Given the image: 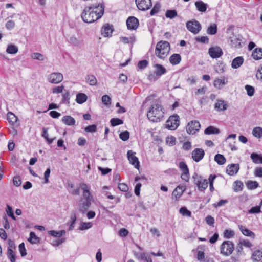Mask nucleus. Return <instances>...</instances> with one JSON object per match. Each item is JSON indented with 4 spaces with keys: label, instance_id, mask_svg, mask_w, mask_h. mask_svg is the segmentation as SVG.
Masks as SVG:
<instances>
[{
    "label": "nucleus",
    "instance_id": "f257e3e1",
    "mask_svg": "<svg viewBox=\"0 0 262 262\" xmlns=\"http://www.w3.org/2000/svg\"><path fill=\"white\" fill-rule=\"evenodd\" d=\"M104 13V7L99 4L86 7L81 14V18L86 23H92L100 18Z\"/></svg>",
    "mask_w": 262,
    "mask_h": 262
},
{
    "label": "nucleus",
    "instance_id": "f03ea898",
    "mask_svg": "<svg viewBox=\"0 0 262 262\" xmlns=\"http://www.w3.org/2000/svg\"><path fill=\"white\" fill-rule=\"evenodd\" d=\"M164 111L162 105L159 103H154L149 107L147 116L151 121L159 122L163 117Z\"/></svg>",
    "mask_w": 262,
    "mask_h": 262
},
{
    "label": "nucleus",
    "instance_id": "7ed1b4c3",
    "mask_svg": "<svg viewBox=\"0 0 262 262\" xmlns=\"http://www.w3.org/2000/svg\"><path fill=\"white\" fill-rule=\"evenodd\" d=\"M170 45L166 41H160L156 45L155 55L160 59H164L169 54Z\"/></svg>",
    "mask_w": 262,
    "mask_h": 262
},
{
    "label": "nucleus",
    "instance_id": "20e7f679",
    "mask_svg": "<svg viewBox=\"0 0 262 262\" xmlns=\"http://www.w3.org/2000/svg\"><path fill=\"white\" fill-rule=\"evenodd\" d=\"M179 124V116L177 114H174L169 117L166 122L165 126L169 130H174L178 128Z\"/></svg>",
    "mask_w": 262,
    "mask_h": 262
},
{
    "label": "nucleus",
    "instance_id": "39448f33",
    "mask_svg": "<svg viewBox=\"0 0 262 262\" xmlns=\"http://www.w3.org/2000/svg\"><path fill=\"white\" fill-rule=\"evenodd\" d=\"M234 249V244L232 242L224 241L221 246V253L225 256H229L232 253Z\"/></svg>",
    "mask_w": 262,
    "mask_h": 262
},
{
    "label": "nucleus",
    "instance_id": "423d86ee",
    "mask_svg": "<svg viewBox=\"0 0 262 262\" xmlns=\"http://www.w3.org/2000/svg\"><path fill=\"white\" fill-rule=\"evenodd\" d=\"M63 79V76L60 72H52L47 76V80L52 84H58Z\"/></svg>",
    "mask_w": 262,
    "mask_h": 262
},
{
    "label": "nucleus",
    "instance_id": "0eeeda50",
    "mask_svg": "<svg viewBox=\"0 0 262 262\" xmlns=\"http://www.w3.org/2000/svg\"><path fill=\"white\" fill-rule=\"evenodd\" d=\"M186 27L189 31L194 34L198 33L201 29L200 23L196 20L188 21L186 23Z\"/></svg>",
    "mask_w": 262,
    "mask_h": 262
},
{
    "label": "nucleus",
    "instance_id": "6e6552de",
    "mask_svg": "<svg viewBox=\"0 0 262 262\" xmlns=\"http://www.w3.org/2000/svg\"><path fill=\"white\" fill-rule=\"evenodd\" d=\"M193 178L195 181V183L197 185L200 191H204L207 188L208 182L206 179H204L198 175H195Z\"/></svg>",
    "mask_w": 262,
    "mask_h": 262
},
{
    "label": "nucleus",
    "instance_id": "1a4fd4ad",
    "mask_svg": "<svg viewBox=\"0 0 262 262\" xmlns=\"http://www.w3.org/2000/svg\"><path fill=\"white\" fill-rule=\"evenodd\" d=\"M201 125L199 121L194 120L188 123L186 126V130L189 134H194L200 130Z\"/></svg>",
    "mask_w": 262,
    "mask_h": 262
},
{
    "label": "nucleus",
    "instance_id": "9d476101",
    "mask_svg": "<svg viewBox=\"0 0 262 262\" xmlns=\"http://www.w3.org/2000/svg\"><path fill=\"white\" fill-rule=\"evenodd\" d=\"M137 8L142 11H146L150 9L152 6L151 0H136Z\"/></svg>",
    "mask_w": 262,
    "mask_h": 262
},
{
    "label": "nucleus",
    "instance_id": "9b49d317",
    "mask_svg": "<svg viewBox=\"0 0 262 262\" xmlns=\"http://www.w3.org/2000/svg\"><path fill=\"white\" fill-rule=\"evenodd\" d=\"M179 168L182 171L181 174V178L182 180L188 182L189 179V169L188 168L184 162H181L179 163Z\"/></svg>",
    "mask_w": 262,
    "mask_h": 262
},
{
    "label": "nucleus",
    "instance_id": "f8f14e48",
    "mask_svg": "<svg viewBox=\"0 0 262 262\" xmlns=\"http://www.w3.org/2000/svg\"><path fill=\"white\" fill-rule=\"evenodd\" d=\"M127 156L130 163L134 165L136 168L139 169V162L138 158L135 156V152L132 150H129L127 153Z\"/></svg>",
    "mask_w": 262,
    "mask_h": 262
},
{
    "label": "nucleus",
    "instance_id": "ddd939ff",
    "mask_svg": "<svg viewBox=\"0 0 262 262\" xmlns=\"http://www.w3.org/2000/svg\"><path fill=\"white\" fill-rule=\"evenodd\" d=\"M126 25L129 30H136L139 26L138 20L135 17H129L126 20Z\"/></svg>",
    "mask_w": 262,
    "mask_h": 262
},
{
    "label": "nucleus",
    "instance_id": "4468645a",
    "mask_svg": "<svg viewBox=\"0 0 262 262\" xmlns=\"http://www.w3.org/2000/svg\"><path fill=\"white\" fill-rule=\"evenodd\" d=\"M209 55L213 58H217L221 57L223 54V52L219 47H214L209 48L208 51Z\"/></svg>",
    "mask_w": 262,
    "mask_h": 262
},
{
    "label": "nucleus",
    "instance_id": "2eb2a0df",
    "mask_svg": "<svg viewBox=\"0 0 262 262\" xmlns=\"http://www.w3.org/2000/svg\"><path fill=\"white\" fill-rule=\"evenodd\" d=\"M80 187L83 190V196L85 200L92 202L93 196L90 192V188L88 185L85 183H81L80 184Z\"/></svg>",
    "mask_w": 262,
    "mask_h": 262
},
{
    "label": "nucleus",
    "instance_id": "dca6fc26",
    "mask_svg": "<svg viewBox=\"0 0 262 262\" xmlns=\"http://www.w3.org/2000/svg\"><path fill=\"white\" fill-rule=\"evenodd\" d=\"M204 155L202 149L195 148L192 152V157L194 161L198 162L203 158Z\"/></svg>",
    "mask_w": 262,
    "mask_h": 262
},
{
    "label": "nucleus",
    "instance_id": "f3484780",
    "mask_svg": "<svg viewBox=\"0 0 262 262\" xmlns=\"http://www.w3.org/2000/svg\"><path fill=\"white\" fill-rule=\"evenodd\" d=\"M214 108L218 112L225 111L228 108V104L224 100L218 99L214 104Z\"/></svg>",
    "mask_w": 262,
    "mask_h": 262
},
{
    "label": "nucleus",
    "instance_id": "a211bd4d",
    "mask_svg": "<svg viewBox=\"0 0 262 262\" xmlns=\"http://www.w3.org/2000/svg\"><path fill=\"white\" fill-rule=\"evenodd\" d=\"M239 169L238 164H231L229 165L226 169V172L230 176H234L236 174Z\"/></svg>",
    "mask_w": 262,
    "mask_h": 262
},
{
    "label": "nucleus",
    "instance_id": "6ab92c4d",
    "mask_svg": "<svg viewBox=\"0 0 262 262\" xmlns=\"http://www.w3.org/2000/svg\"><path fill=\"white\" fill-rule=\"evenodd\" d=\"M113 29L112 26L108 24L104 25L101 29V34L105 37L110 36L113 32Z\"/></svg>",
    "mask_w": 262,
    "mask_h": 262
},
{
    "label": "nucleus",
    "instance_id": "aec40b11",
    "mask_svg": "<svg viewBox=\"0 0 262 262\" xmlns=\"http://www.w3.org/2000/svg\"><path fill=\"white\" fill-rule=\"evenodd\" d=\"M154 67L155 68L154 72L159 77H161L166 72V69L161 64L157 63L154 64Z\"/></svg>",
    "mask_w": 262,
    "mask_h": 262
},
{
    "label": "nucleus",
    "instance_id": "412c9836",
    "mask_svg": "<svg viewBox=\"0 0 262 262\" xmlns=\"http://www.w3.org/2000/svg\"><path fill=\"white\" fill-rule=\"evenodd\" d=\"M185 190V187L184 186H178L172 192V196H174L176 199L180 198L183 194L184 191Z\"/></svg>",
    "mask_w": 262,
    "mask_h": 262
},
{
    "label": "nucleus",
    "instance_id": "4be33fe9",
    "mask_svg": "<svg viewBox=\"0 0 262 262\" xmlns=\"http://www.w3.org/2000/svg\"><path fill=\"white\" fill-rule=\"evenodd\" d=\"M244 61V59L243 57H237L233 60L231 63V67L233 69H237L243 64Z\"/></svg>",
    "mask_w": 262,
    "mask_h": 262
},
{
    "label": "nucleus",
    "instance_id": "5701e85b",
    "mask_svg": "<svg viewBox=\"0 0 262 262\" xmlns=\"http://www.w3.org/2000/svg\"><path fill=\"white\" fill-rule=\"evenodd\" d=\"M91 205V201L85 200L79 205V211L83 213H85L90 207Z\"/></svg>",
    "mask_w": 262,
    "mask_h": 262
},
{
    "label": "nucleus",
    "instance_id": "b1692460",
    "mask_svg": "<svg viewBox=\"0 0 262 262\" xmlns=\"http://www.w3.org/2000/svg\"><path fill=\"white\" fill-rule=\"evenodd\" d=\"M251 258L254 262H262V251L257 250L253 252Z\"/></svg>",
    "mask_w": 262,
    "mask_h": 262
},
{
    "label": "nucleus",
    "instance_id": "393cba45",
    "mask_svg": "<svg viewBox=\"0 0 262 262\" xmlns=\"http://www.w3.org/2000/svg\"><path fill=\"white\" fill-rule=\"evenodd\" d=\"M169 62L172 65H177L181 61V57L179 54H173L169 58Z\"/></svg>",
    "mask_w": 262,
    "mask_h": 262
},
{
    "label": "nucleus",
    "instance_id": "a878e982",
    "mask_svg": "<svg viewBox=\"0 0 262 262\" xmlns=\"http://www.w3.org/2000/svg\"><path fill=\"white\" fill-rule=\"evenodd\" d=\"M63 123L69 126L74 125L75 123V120L71 116H64L62 119Z\"/></svg>",
    "mask_w": 262,
    "mask_h": 262
},
{
    "label": "nucleus",
    "instance_id": "bb28decb",
    "mask_svg": "<svg viewBox=\"0 0 262 262\" xmlns=\"http://www.w3.org/2000/svg\"><path fill=\"white\" fill-rule=\"evenodd\" d=\"M195 6L198 11L201 12H204L207 9V4L201 1H196L195 3Z\"/></svg>",
    "mask_w": 262,
    "mask_h": 262
},
{
    "label": "nucleus",
    "instance_id": "cd10ccee",
    "mask_svg": "<svg viewBox=\"0 0 262 262\" xmlns=\"http://www.w3.org/2000/svg\"><path fill=\"white\" fill-rule=\"evenodd\" d=\"M252 57L257 60L262 59V49L256 48L252 54Z\"/></svg>",
    "mask_w": 262,
    "mask_h": 262
},
{
    "label": "nucleus",
    "instance_id": "c85d7f7f",
    "mask_svg": "<svg viewBox=\"0 0 262 262\" xmlns=\"http://www.w3.org/2000/svg\"><path fill=\"white\" fill-rule=\"evenodd\" d=\"M238 228L242 233L245 236H254V233L242 225H238Z\"/></svg>",
    "mask_w": 262,
    "mask_h": 262
},
{
    "label": "nucleus",
    "instance_id": "c756f323",
    "mask_svg": "<svg viewBox=\"0 0 262 262\" xmlns=\"http://www.w3.org/2000/svg\"><path fill=\"white\" fill-rule=\"evenodd\" d=\"M242 39L240 37L234 36L231 38V43L232 47L239 48L241 47Z\"/></svg>",
    "mask_w": 262,
    "mask_h": 262
},
{
    "label": "nucleus",
    "instance_id": "7c9ffc66",
    "mask_svg": "<svg viewBox=\"0 0 262 262\" xmlns=\"http://www.w3.org/2000/svg\"><path fill=\"white\" fill-rule=\"evenodd\" d=\"M250 157L252 161L256 164L262 163V156L256 153H252Z\"/></svg>",
    "mask_w": 262,
    "mask_h": 262
},
{
    "label": "nucleus",
    "instance_id": "2f4dec72",
    "mask_svg": "<svg viewBox=\"0 0 262 262\" xmlns=\"http://www.w3.org/2000/svg\"><path fill=\"white\" fill-rule=\"evenodd\" d=\"M87 96L84 93H78L76 96V101L79 104L85 102L87 100Z\"/></svg>",
    "mask_w": 262,
    "mask_h": 262
},
{
    "label": "nucleus",
    "instance_id": "473e14b6",
    "mask_svg": "<svg viewBox=\"0 0 262 262\" xmlns=\"http://www.w3.org/2000/svg\"><path fill=\"white\" fill-rule=\"evenodd\" d=\"M28 241L32 244H36L39 243L40 238L36 236L33 232H31L30 233V237Z\"/></svg>",
    "mask_w": 262,
    "mask_h": 262
},
{
    "label": "nucleus",
    "instance_id": "72a5a7b5",
    "mask_svg": "<svg viewBox=\"0 0 262 262\" xmlns=\"http://www.w3.org/2000/svg\"><path fill=\"white\" fill-rule=\"evenodd\" d=\"M220 133L219 130L214 126H209L206 128L204 131V133L206 135L217 134Z\"/></svg>",
    "mask_w": 262,
    "mask_h": 262
},
{
    "label": "nucleus",
    "instance_id": "f704fd0d",
    "mask_svg": "<svg viewBox=\"0 0 262 262\" xmlns=\"http://www.w3.org/2000/svg\"><path fill=\"white\" fill-rule=\"evenodd\" d=\"M85 79L86 82L91 85H95L97 83L96 78L93 75H88Z\"/></svg>",
    "mask_w": 262,
    "mask_h": 262
},
{
    "label": "nucleus",
    "instance_id": "c9c22d12",
    "mask_svg": "<svg viewBox=\"0 0 262 262\" xmlns=\"http://www.w3.org/2000/svg\"><path fill=\"white\" fill-rule=\"evenodd\" d=\"M214 160L219 165H223L226 162L225 158L221 154H216L214 157Z\"/></svg>",
    "mask_w": 262,
    "mask_h": 262
},
{
    "label": "nucleus",
    "instance_id": "e433bc0d",
    "mask_svg": "<svg viewBox=\"0 0 262 262\" xmlns=\"http://www.w3.org/2000/svg\"><path fill=\"white\" fill-rule=\"evenodd\" d=\"M227 83V81L225 79L223 78H217L214 81V85L215 87L217 88H221V86L223 85H225Z\"/></svg>",
    "mask_w": 262,
    "mask_h": 262
},
{
    "label": "nucleus",
    "instance_id": "4c0bfd02",
    "mask_svg": "<svg viewBox=\"0 0 262 262\" xmlns=\"http://www.w3.org/2000/svg\"><path fill=\"white\" fill-rule=\"evenodd\" d=\"M76 220H77V217H76L75 213V212L72 213L70 216V223H70V227L69 228V230L71 231L74 229Z\"/></svg>",
    "mask_w": 262,
    "mask_h": 262
},
{
    "label": "nucleus",
    "instance_id": "58836bf2",
    "mask_svg": "<svg viewBox=\"0 0 262 262\" xmlns=\"http://www.w3.org/2000/svg\"><path fill=\"white\" fill-rule=\"evenodd\" d=\"M7 119L10 123L13 124L17 121V117L12 112H8L7 114Z\"/></svg>",
    "mask_w": 262,
    "mask_h": 262
},
{
    "label": "nucleus",
    "instance_id": "ea45409f",
    "mask_svg": "<svg viewBox=\"0 0 262 262\" xmlns=\"http://www.w3.org/2000/svg\"><path fill=\"white\" fill-rule=\"evenodd\" d=\"M18 50V48L16 46L13 45H10L8 46L6 52L8 54H13L17 53Z\"/></svg>",
    "mask_w": 262,
    "mask_h": 262
},
{
    "label": "nucleus",
    "instance_id": "a19ab883",
    "mask_svg": "<svg viewBox=\"0 0 262 262\" xmlns=\"http://www.w3.org/2000/svg\"><path fill=\"white\" fill-rule=\"evenodd\" d=\"M253 135L258 138L262 137V128L260 127H256L254 128L252 131Z\"/></svg>",
    "mask_w": 262,
    "mask_h": 262
},
{
    "label": "nucleus",
    "instance_id": "79ce46f5",
    "mask_svg": "<svg viewBox=\"0 0 262 262\" xmlns=\"http://www.w3.org/2000/svg\"><path fill=\"white\" fill-rule=\"evenodd\" d=\"M258 183L256 181H248L246 183V186L249 189L252 190L258 187Z\"/></svg>",
    "mask_w": 262,
    "mask_h": 262
},
{
    "label": "nucleus",
    "instance_id": "37998d69",
    "mask_svg": "<svg viewBox=\"0 0 262 262\" xmlns=\"http://www.w3.org/2000/svg\"><path fill=\"white\" fill-rule=\"evenodd\" d=\"M177 16V12L175 10H167L166 12L165 16L167 18L172 19Z\"/></svg>",
    "mask_w": 262,
    "mask_h": 262
},
{
    "label": "nucleus",
    "instance_id": "c03bdc74",
    "mask_svg": "<svg viewBox=\"0 0 262 262\" xmlns=\"http://www.w3.org/2000/svg\"><path fill=\"white\" fill-rule=\"evenodd\" d=\"M7 256L11 262L15 261V253L13 250L11 249H8L7 250Z\"/></svg>",
    "mask_w": 262,
    "mask_h": 262
},
{
    "label": "nucleus",
    "instance_id": "a18cd8bd",
    "mask_svg": "<svg viewBox=\"0 0 262 262\" xmlns=\"http://www.w3.org/2000/svg\"><path fill=\"white\" fill-rule=\"evenodd\" d=\"M160 8H161L160 4L159 2H157L154 5L152 9L151 10V11L150 12V14L151 16L154 15L155 14H156L159 11Z\"/></svg>",
    "mask_w": 262,
    "mask_h": 262
},
{
    "label": "nucleus",
    "instance_id": "49530a36",
    "mask_svg": "<svg viewBox=\"0 0 262 262\" xmlns=\"http://www.w3.org/2000/svg\"><path fill=\"white\" fill-rule=\"evenodd\" d=\"M217 31V27L216 25L214 24L210 25L209 27L207 29V32L208 34L210 35H214L216 33Z\"/></svg>",
    "mask_w": 262,
    "mask_h": 262
},
{
    "label": "nucleus",
    "instance_id": "de8ad7c7",
    "mask_svg": "<svg viewBox=\"0 0 262 262\" xmlns=\"http://www.w3.org/2000/svg\"><path fill=\"white\" fill-rule=\"evenodd\" d=\"M110 122L112 126H115L123 123V120L119 118H112L111 119Z\"/></svg>",
    "mask_w": 262,
    "mask_h": 262
},
{
    "label": "nucleus",
    "instance_id": "09e8293b",
    "mask_svg": "<svg viewBox=\"0 0 262 262\" xmlns=\"http://www.w3.org/2000/svg\"><path fill=\"white\" fill-rule=\"evenodd\" d=\"M119 138L123 141H125L129 138V133L128 131H124L121 132L119 134Z\"/></svg>",
    "mask_w": 262,
    "mask_h": 262
},
{
    "label": "nucleus",
    "instance_id": "8fccbe9b",
    "mask_svg": "<svg viewBox=\"0 0 262 262\" xmlns=\"http://www.w3.org/2000/svg\"><path fill=\"white\" fill-rule=\"evenodd\" d=\"M179 212L181 214H182L183 216H186L188 217H190L191 216V213L188 210L186 207H181L179 210Z\"/></svg>",
    "mask_w": 262,
    "mask_h": 262
},
{
    "label": "nucleus",
    "instance_id": "3c124183",
    "mask_svg": "<svg viewBox=\"0 0 262 262\" xmlns=\"http://www.w3.org/2000/svg\"><path fill=\"white\" fill-rule=\"evenodd\" d=\"M245 89L247 92V94L249 96H252L254 95L255 92L254 87L249 85H246L245 86Z\"/></svg>",
    "mask_w": 262,
    "mask_h": 262
},
{
    "label": "nucleus",
    "instance_id": "603ef678",
    "mask_svg": "<svg viewBox=\"0 0 262 262\" xmlns=\"http://www.w3.org/2000/svg\"><path fill=\"white\" fill-rule=\"evenodd\" d=\"M92 224L90 222H88V223L82 222L79 228V229L80 230H85L90 228L92 227Z\"/></svg>",
    "mask_w": 262,
    "mask_h": 262
},
{
    "label": "nucleus",
    "instance_id": "864d4df0",
    "mask_svg": "<svg viewBox=\"0 0 262 262\" xmlns=\"http://www.w3.org/2000/svg\"><path fill=\"white\" fill-rule=\"evenodd\" d=\"M64 89V86L63 85L60 86L54 87L52 89V93L54 94H59L63 92V90Z\"/></svg>",
    "mask_w": 262,
    "mask_h": 262
},
{
    "label": "nucleus",
    "instance_id": "5fc2aeb1",
    "mask_svg": "<svg viewBox=\"0 0 262 262\" xmlns=\"http://www.w3.org/2000/svg\"><path fill=\"white\" fill-rule=\"evenodd\" d=\"M18 248H19V251L20 252L21 256L22 257L25 256L27 255V252H26V249L25 247L24 243H21L19 245Z\"/></svg>",
    "mask_w": 262,
    "mask_h": 262
},
{
    "label": "nucleus",
    "instance_id": "6e6d98bb",
    "mask_svg": "<svg viewBox=\"0 0 262 262\" xmlns=\"http://www.w3.org/2000/svg\"><path fill=\"white\" fill-rule=\"evenodd\" d=\"M31 57L34 59L43 61L44 60V56L43 55L39 53H34L31 55Z\"/></svg>",
    "mask_w": 262,
    "mask_h": 262
},
{
    "label": "nucleus",
    "instance_id": "4d7b16f0",
    "mask_svg": "<svg viewBox=\"0 0 262 262\" xmlns=\"http://www.w3.org/2000/svg\"><path fill=\"white\" fill-rule=\"evenodd\" d=\"M234 235V232L231 229H227L224 232V237L230 238Z\"/></svg>",
    "mask_w": 262,
    "mask_h": 262
},
{
    "label": "nucleus",
    "instance_id": "13d9d810",
    "mask_svg": "<svg viewBox=\"0 0 262 262\" xmlns=\"http://www.w3.org/2000/svg\"><path fill=\"white\" fill-rule=\"evenodd\" d=\"M239 244L241 245V246L239 247L241 249H242V247L243 246L247 248H250L252 246V244L249 240L241 241L239 243Z\"/></svg>",
    "mask_w": 262,
    "mask_h": 262
},
{
    "label": "nucleus",
    "instance_id": "bf43d9fd",
    "mask_svg": "<svg viewBox=\"0 0 262 262\" xmlns=\"http://www.w3.org/2000/svg\"><path fill=\"white\" fill-rule=\"evenodd\" d=\"M228 203V201L227 200H221L217 203L213 204V206L215 208H217L223 206H225Z\"/></svg>",
    "mask_w": 262,
    "mask_h": 262
},
{
    "label": "nucleus",
    "instance_id": "052dcab7",
    "mask_svg": "<svg viewBox=\"0 0 262 262\" xmlns=\"http://www.w3.org/2000/svg\"><path fill=\"white\" fill-rule=\"evenodd\" d=\"M195 40L203 43H208L209 42V38L207 36L197 37L195 38Z\"/></svg>",
    "mask_w": 262,
    "mask_h": 262
},
{
    "label": "nucleus",
    "instance_id": "680f3d73",
    "mask_svg": "<svg viewBox=\"0 0 262 262\" xmlns=\"http://www.w3.org/2000/svg\"><path fill=\"white\" fill-rule=\"evenodd\" d=\"M13 183L14 185L17 187L19 186L21 184V181L19 176H15L13 179Z\"/></svg>",
    "mask_w": 262,
    "mask_h": 262
},
{
    "label": "nucleus",
    "instance_id": "e2e57ef3",
    "mask_svg": "<svg viewBox=\"0 0 262 262\" xmlns=\"http://www.w3.org/2000/svg\"><path fill=\"white\" fill-rule=\"evenodd\" d=\"M148 64V62L146 60H143L139 61L138 67L139 69H142L145 68Z\"/></svg>",
    "mask_w": 262,
    "mask_h": 262
},
{
    "label": "nucleus",
    "instance_id": "0e129e2a",
    "mask_svg": "<svg viewBox=\"0 0 262 262\" xmlns=\"http://www.w3.org/2000/svg\"><path fill=\"white\" fill-rule=\"evenodd\" d=\"M7 212L8 215L9 216L11 217L13 220H16V217L14 215V213H13V209H12V207H10L9 205H7Z\"/></svg>",
    "mask_w": 262,
    "mask_h": 262
},
{
    "label": "nucleus",
    "instance_id": "69168bd1",
    "mask_svg": "<svg viewBox=\"0 0 262 262\" xmlns=\"http://www.w3.org/2000/svg\"><path fill=\"white\" fill-rule=\"evenodd\" d=\"M97 126L96 125H89L85 128V131L86 132L93 133L96 131Z\"/></svg>",
    "mask_w": 262,
    "mask_h": 262
},
{
    "label": "nucleus",
    "instance_id": "338daca9",
    "mask_svg": "<svg viewBox=\"0 0 262 262\" xmlns=\"http://www.w3.org/2000/svg\"><path fill=\"white\" fill-rule=\"evenodd\" d=\"M15 22L13 20H9L6 24V28L8 30H11L15 27Z\"/></svg>",
    "mask_w": 262,
    "mask_h": 262
},
{
    "label": "nucleus",
    "instance_id": "774afa93",
    "mask_svg": "<svg viewBox=\"0 0 262 262\" xmlns=\"http://www.w3.org/2000/svg\"><path fill=\"white\" fill-rule=\"evenodd\" d=\"M118 189L123 192H126L128 190V186L125 183H119Z\"/></svg>",
    "mask_w": 262,
    "mask_h": 262
}]
</instances>
